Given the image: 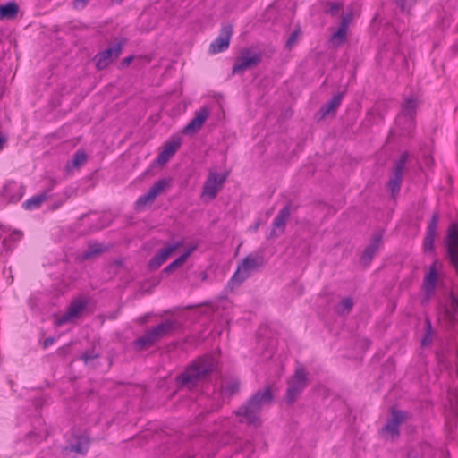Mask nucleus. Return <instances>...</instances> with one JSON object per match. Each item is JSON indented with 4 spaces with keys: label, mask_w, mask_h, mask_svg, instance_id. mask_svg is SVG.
<instances>
[{
    "label": "nucleus",
    "mask_w": 458,
    "mask_h": 458,
    "mask_svg": "<svg viewBox=\"0 0 458 458\" xmlns=\"http://www.w3.org/2000/svg\"><path fill=\"white\" fill-rule=\"evenodd\" d=\"M216 360L212 356L196 359L178 377L181 386L193 388L199 381L205 380L215 369Z\"/></svg>",
    "instance_id": "1"
},
{
    "label": "nucleus",
    "mask_w": 458,
    "mask_h": 458,
    "mask_svg": "<svg viewBox=\"0 0 458 458\" xmlns=\"http://www.w3.org/2000/svg\"><path fill=\"white\" fill-rule=\"evenodd\" d=\"M273 400V386L267 385L264 389L257 391L244 405L241 406L237 410L236 415L243 417L249 424L256 425L262 407L270 404Z\"/></svg>",
    "instance_id": "2"
},
{
    "label": "nucleus",
    "mask_w": 458,
    "mask_h": 458,
    "mask_svg": "<svg viewBox=\"0 0 458 458\" xmlns=\"http://www.w3.org/2000/svg\"><path fill=\"white\" fill-rule=\"evenodd\" d=\"M181 325L178 320L165 319L156 327L146 331L142 336L137 338L133 342L134 347L139 351L149 348L163 338L170 336L174 331L179 329Z\"/></svg>",
    "instance_id": "3"
},
{
    "label": "nucleus",
    "mask_w": 458,
    "mask_h": 458,
    "mask_svg": "<svg viewBox=\"0 0 458 458\" xmlns=\"http://www.w3.org/2000/svg\"><path fill=\"white\" fill-rule=\"evenodd\" d=\"M287 384L288 387L285 394V401L288 404H293L308 386L305 369L302 366L297 367L294 374L288 379Z\"/></svg>",
    "instance_id": "4"
},
{
    "label": "nucleus",
    "mask_w": 458,
    "mask_h": 458,
    "mask_svg": "<svg viewBox=\"0 0 458 458\" xmlns=\"http://www.w3.org/2000/svg\"><path fill=\"white\" fill-rule=\"evenodd\" d=\"M262 61L260 52H253L250 48L245 47L240 51L232 68V74H242L247 70L256 68Z\"/></svg>",
    "instance_id": "5"
},
{
    "label": "nucleus",
    "mask_w": 458,
    "mask_h": 458,
    "mask_svg": "<svg viewBox=\"0 0 458 458\" xmlns=\"http://www.w3.org/2000/svg\"><path fill=\"white\" fill-rule=\"evenodd\" d=\"M264 264L262 256L259 255H248L238 265L237 270L231 279L233 285L241 284L246 278L249 277L250 271L261 267Z\"/></svg>",
    "instance_id": "6"
},
{
    "label": "nucleus",
    "mask_w": 458,
    "mask_h": 458,
    "mask_svg": "<svg viewBox=\"0 0 458 458\" xmlns=\"http://www.w3.org/2000/svg\"><path fill=\"white\" fill-rule=\"evenodd\" d=\"M125 43L126 39L122 38L114 46L98 53L93 58L96 68L98 71H102L114 62L122 54Z\"/></svg>",
    "instance_id": "7"
},
{
    "label": "nucleus",
    "mask_w": 458,
    "mask_h": 458,
    "mask_svg": "<svg viewBox=\"0 0 458 458\" xmlns=\"http://www.w3.org/2000/svg\"><path fill=\"white\" fill-rule=\"evenodd\" d=\"M408 158L409 153L405 151L402 153L400 157L394 162L392 176L387 182V186L390 189L392 197L394 199L400 191L401 183L403 181V174Z\"/></svg>",
    "instance_id": "8"
},
{
    "label": "nucleus",
    "mask_w": 458,
    "mask_h": 458,
    "mask_svg": "<svg viewBox=\"0 0 458 458\" xmlns=\"http://www.w3.org/2000/svg\"><path fill=\"white\" fill-rule=\"evenodd\" d=\"M292 213V204L287 203L277 214L273 221L272 228L267 238L268 240L276 239L282 235L286 227V224L290 219Z\"/></svg>",
    "instance_id": "9"
},
{
    "label": "nucleus",
    "mask_w": 458,
    "mask_h": 458,
    "mask_svg": "<svg viewBox=\"0 0 458 458\" xmlns=\"http://www.w3.org/2000/svg\"><path fill=\"white\" fill-rule=\"evenodd\" d=\"M447 256L458 275V224L453 223L447 231Z\"/></svg>",
    "instance_id": "10"
},
{
    "label": "nucleus",
    "mask_w": 458,
    "mask_h": 458,
    "mask_svg": "<svg viewBox=\"0 0 458 458\" xmlns=\"http://www.w3.org/2000/svg\"><path fill=\"white\" fill-rule=\"evenodd\" d=\"M88 301L85 299L73 300L70 303L65 313L55 319V325L56 327H60L62 325L69 323L70 321L75 318H80L82 311L86 309Z\"/></svg>",
    "instance_id": "11"
},
{
    "label": "nucleus",
    "mask_w": 458,
    "mask_h": 458,
    "mask_svg": "<svg viewBox=\"0 0 458 458\" xmlns=\"http://www.w3.org/2000/svg\"><path fill=\"white\" fill-rule=\"evenodd\" d=\"M352 20V11H350L346 13L344 15H343L338 30L335 32H334L329 38V43L332 45L333 47H339L344 42H346L348 28Z\"/></svg>",
    "instance_id": "12"
},
{
    "label": "nucleus",
    "mask_w": 458,
    "mask_h": 458,
    "mask_svg": "<svg viewBox=\"0 0 458 458\" xmlns=\"http://www.w3.org/2000/svg\"><path fill=\"white\" fill-rule=\"evenodd\" d=\"M227 177L226 174H220L216 172L209 173L207 181L203 186V196H208L210 199L216 197L218 191L225 182Z\"/></svg>",
    "instance_id": "13"
},
{
    "label": "nucleus",
    "mask_w": 458,
    "mask_h": 458,
    "mask_svg": "<svg viewBox=\"0 0 458 458\" xmlns=\"http://www.w3.org/2000/svg\"><path fill=\"white\" fill-rule=\"evenodd\" d=\"M167 182L165 180L157 181L153 186L144 195L140 196L136 203L135 207L138 210H142L148 204H151L156 198L165 190Z\"/></svg>",
    "instance_id": "14"
},
{
    "label": "nucleus",
    "mask_w": 458,
    "mask_h": 458,
    "mask_svg": "<svg viewBox=\"0 0 458 458\" xmlns=\"http://www.w3.org/2000/svg\"><path fill=\"white\" fill-rule=\"evenodd\" d=\"M232 34L233 26L231 24L223 26L220 35L210 44L209 52L211 54H218L226 50L229 47Z\"/></svg>",
    "instance_id": "15"
},
{
    "label": "nucleus",
    "mask_w": 458,
    "mask_h": 458,
    "mask_svg": "<svg viewBox=\"0 0 458 458\" xmlns=\"http://www.w3.org/2000/svg\"><path fill=\"white\" fill-rule=\"evenodd\" d=\"M182 246V242L166 244L148 261V268L152 271L159 268L165 263L170 255L177 249Z\"/></svg>",
    "instance_id": "16"
},
{
    "label": "nucleus",
    "mask_w": 458,
    "mask_h": 458,
    "mask_svg": "<svg viewBox=\"0 0 458 458\" xmlns=\"http://www.w3.org/2000/svg\"><path fill=\"white\" fill-rule=\"evenodd\" d=\"M406 414L403 411L392 409L391 418L386 421L381 431L389 433L393 437H398L400 435L399 427L405 420Z\"/></svg>",
    "instance_id": "17"
},
{
    "label": "nucleus",
    "mask_w": 458,
    "mask_h": 458,
    "mask_svg": "<svg viewBox=\"0 0 458 458\" xmlns=\"http://www.w3.org/2000/svg\"><path fill=\"white\" fill-rule=\"evenodd\" d=\"M439 221V215L435 212L430 218L427 227L426 236L423 242V249L425 252H432L435 248V237L437 235V229Z\"/></svg>",
    "instance_id": "18"
},
{
    "label": "nucleus",
    "mask_w": 458,
    "mask_h": 458,
    "mask_svg": "<svg viewBox=\"0 0 458 458\" xmlns=\"http://www.w3.org/2000/svg\"><path fill=\"white\" fill-rule=\"evenodd\" d=\"M208 110L205 107L200 108L194 118L183 128L182 132L186 135H195L203 126L208 117Z\"/></svg>",
    "instance_id": "19"
},
{
    "label": "nucleus",
    "mask_w": 458,
    "mask_h": 458,
    "mask_svg": "<svg viewBox=\"0 0 458 458\" xmlns=\"http://www.w3.org/2000/svg\"><path fill=\"white\" fill-rule=\"evenodd\" d=\"M382 244V234L381 233H376L372 236V239L369 242V244L366 247L364 250V252L360 258V262L364 266H368L374 256L376 255L377 251L378 250L380 245Z\"/></svg>",
    "instance_id": "20"
},
{
    "label": "nucleus",
    "mask_w": 458,
    "mask_h": 458,
    "mask_svg": "<svg viewBox=\"0 0 458 458\" xmlns=\"http://www.w3.org/2000/svg\"><path fill=\"white\" fill-rule=\"evenodd\" d=\"M344 93V91L337 93L328 102L321 106L318 112V114L320 115L318 118L319 120L324 119L330 114L335 113L336 109L341 105Z\"/></svg>",
    "instance_id": "21"
},
{
    "label": "nucleus",
    "mask_w": 458,
    "mask_h": 458,
    "mask_svg": "<svg viewBox=\"0 0 458 458\" xmlns=\"http://www.w3.org/2000/svg\"><path fill=\"white\" fill-rule=\"evenodd\" d=\"M180 146L181 142L179 140H174L165 143L162 151L157 157L156 162L158 165L165 164L176 153Z\"/></svg>",
    "instance_id": "22"
},
{
    "label": "nucleus",
    "mask_w": 458,
    "mask_h": 458,
    "mask_svg": "<svg viewBox=\"0 0 458 458\" xmlns=\"http://www.w3.org/2000/svg\"><path fill=\"white\" fill-rule=\"evenodd\" d=\"M49 191L50 190H46L43 192H41L38 195H35V196L31 197L30 199H27L22 204L23 208L25 209H35V208H39L43 202H45L47 199H49V197H50Z\"/></svg>",
    "instance_id": "23"
},
{
    "label": "nucleus",
    "mask_w": 458,
    "mask_h": 458,
    "mask_svg": "<svg viewBox=\"0 0 458 458\" xmlns=\"http://www.w3.org/2000/svg\"><path fill=\"white\" fill-rule=\"evenodd\" d=\"M19 6L15 2H8L0 5V19L12 20L16 17Z\"/></svg>",
    "instance_id": "24"
},
{
    "label": "nucleus",
    "mask_w": 458,
    "mask_h": 458,
    "mask_svg": "<svg viewBox=\"0 0 458 458\" xmlns=\"http://www.w3.org/2000/svg\"><path fill=\"white\" fill-rule=\"evenodd\" d=\"M195 250V247H191L188 249L182 255H181L179 258L174 259L173 262H171L168 266H166L163 272L165 274H172L174 271H175L177 268L182 267L187 259L190 257V255Z\"/></svg>",
    "instance_id": "25"
},
{
    "label": "nucleus",
    "mask_w": 458,
    "mask_h": 458,
    "mask_svg": "<svg viewBox=\"0 0 458 458\" xmlns=\"http://www.w3.org/2000/svg\"><path fill=\"white\" fill-rule=\"evenodd\" d=\"M437 279V269L434 266H432L429 269V272L426 275L424 283H423L424 289L428 294H431L432 293H434L435 288H436Z\"/></svg>",
    "instance_id": "26"
},
{
    "label": "nucleus",
    "mask_w": 458,
    "mask_h": 458,
    "mask_svg": "<svg viewBox=\"0 0 458 458\" xmlns=\"http://www.w3.org/2000/svg\"><path fill=\"white\" fill-rule=\"evenodd\" d=\"M87 160V155L84 151L78 150L73 155L71 161H69L66 165V169L68 171H72V169H77L81 167Z\"/></svg>",
    "instance_id": "27"
},
{
    "label": "nucleus",
    "mask_w": 458,
    "mask_h": 458,
    "mask_svg": "<svg viewBox=\"0 0 458 458\" xmlns=\"http://www.w3.org/2000/svg\"><path fill=\"white\" fill-rule=\"evenodd\" d=\"M89 442L86 438L79 437L75 444H71L69 446L65 447V450H69L70 452H74L80 454H85L89 449Z\"/></svg>",
    "instance_id": "28"
},
{
    "label": "nucleus",
    "mask_w": 458,
    "mask_h": 458,
    "mask_svg": "<svg viewBox=\"0 0 458 458\" xmlns=\"http://www.w3.org/2000/svg\"><path fill=\"white\" fill-rule=\"evenodd\" d=\"M106 248H105L99 242H94L89 245L88 249L84 251L82 258L83 259H90L96 256L103 253Z\"/></svg>",
    "instance_id": "29"
},
{
    "label": "nucleus",
    "mask_w": 458,
    "mask_h": 458,
    "mask_svg": "<svg viewBox=\"0 0 458 458\" xmlns=\"http://www.w3.org/2000/svg\"><path fill=\"white\" fill-rule=\"evenodd\" d=\"M458 312V297L454 294H450V307L445 308V316L451 322L456 319V313Z\"/></svg>",
    "instance_id": "30"
},
{
    "label": "nucleus",
    "mask_w": 458,
    "mask_h": 458,
    "mask_svg": "<svg viewBox=\"0 0 458 458\" xmlns=\"http://www.w3.org/2000/svg\"><path fill=\"white\" fill-rule=\"evenodd\" d=\"M353 301L350 297L344 298L341 302L336 306L335 310L338 314H348L352 309Z\"/></svg>",
    "instance_id": "31"
},
{
    "label": "nucleus",
    "mask_w": 458,
    "mask_h": 458,
    "mask_svg": "<svg viewBox=\"0 0 458 458\" xmlns=\"http://www.w3.org/2000/svg\"><path fill=\"white\" fill-rule=\"evenodd\" d=\"M417 107V101L414 98H408L403 105V114L404 116L412 117Z\"/></svg>",
    "instance_id": "32"
},
{
    "label": "nucleus",
    "mask_w": 458,
    "mask_h": 458,
    "mask_svg": "<svg viewBox=\"0 0 458 458\" xmlns=\"http://www.w3.org/2000/svg\"><path fill=\"white\" fill-rule=\"evenodd\" d=\"M301 34V29L300 28H296L290 35V37L288 38L286 43H285V47L287 49H291L294 45L295 43L297 42L298 40V38Z\"/></svg>",
    "instance_id": "33"
},
{
    "label": "nucleus",
    "mask_w": 458,
    "mask_h": 458,
    "mask_svg": "<svg viewBox=\"0 0 458 458\" xmlns=\"http://www.w3.org/2000/svg\"><path fill=\"white\" fill-rule=\"evenodd\" d=\"M431 333H432V326L431 322L428 318L426 319V334L423 339L421 340V344L423 346H427L431 343Z\"/></svg>",
    "instance_id": "34"
},
{
    "label": "nucleus",
    "mask_w": 458,
    "mask_h": 458,
    "mask_svg": "<svg viewBox=\"0 0 458 458\" xmlns=\"http://www.w3.org/2000/svg\"><path fill=\"white\" fill-rule=\"evenodd\" d=\"M99 353L95 352L94 350H91L83 352L81 356V359L86 365H88L91 360L99 358Z\"/></svg>",
    "instance_id": "35"
},
{
    "label": "nucleus",
    "mask_w": 458,
    "mask_h": 458,
    "mask_svg": "<svg viewBox=\"0 0 458 458\" xmlns=\"http://www.w3.org/2000/svg\"><path fill=\"white\" fill-rule=\"evenodd\" d=\"M240 385L238 382L233 381L227 384L225 387V392L229 395H233L239 391Z\"/></svg>",
    "instance_id": "36"
},
{
    "label": "nucleus",
    "mask_w": 458,
    "mask_h": 458,
    "mask_svg": "<svg viewBox=\"0 0 458 458\" xmlns=\"http://www.w3.org/2000/svg\"><path fill=\"white\" fill-rule=\"evenodd\" d=\"M395 4L401 8L402 12H405L412 4L413 0H394Z\"/></svg>",
    "instance_id": "37"
},
{
    "label": "nucleus",
    "mask_w": 458,
    "mask_h": 458,
    "mask_svg": "<svg viewBox=\"0 0 458 458\" xmlns=\"http://www.w3.org/2000/svg\"><path fill=\"white\" fill-rule=\"evenodd\" d=\"M342 8V4L340 3H331L330 4V8L329 10L327 11V13L331 15V16H336L339 10Z\"/></svg>",
    "instance_id": "38"
},
{
    "label": "nucleus",
    "mask_w": 458,
    "mask_h": 458,
    "mask_svg": "<svg viewBox=\"0 0 458 458\" xmlns=\"http://www.w3.org/2000/svg\"><path fill=\"white\" fill-rule=\"evenodd\" d=\"M89 0H74L73 1V7L75 9H81L86 6V4L89 3Z\"/></svg>",
    "instance_id": "39"
},
{
    "label": "nucleus",
    "mask_w": 458,
    "mask_h": 458,
    "mask_svg": "<svg viewBox=\"0 0 458 458\" xmlns=\"http://www.w3.org/2000/svg\"><path fill=\"white\" fill-rule=\"evenodd\" d=\"M133 59H134L133 55H130V56L125 57L121 62V66H123V67L128 66L132 62Z\"/></svg>",
    "instance_id": "40"
},
{
    "label": "nucleus",
    "mask_w": 458,
    "mask_h": 458,
    "mask_svg": "<svg viewBox=\"0 0 458 458\" xmlns=\"http://www.w3.org/2000/svg\"><path fill=\"white\" fill-rule=\"evenodd\" d=\"M55 342V338L54 337H47L44 340L43 342V348H47L48 346L52 345Z\"/></svg>",
    "instance_id": "41"
},
{
    "label": "nucleus",
    "mask_w": 458,
    "mask_h": 458,
    "mask_svg": "<svg viewBox=\"0 0 458 458\" xmlns=\"http://www.w3.org/2000/svg\"><path fill=\"white\" fill-rule=\"evenodd\" d=\"M21 235H22L21 232L13 231L10 237L13 241H16V240L20 239L21 237Z\"/></svg>",
    "instance_id": "42"
},
{
    "label": "nucleus",
    "mask_w": 458,
    "mask_h": 458,
    "mask_svg": "<svg viewBox=\"0 0 458 458\" xmlns=\"http://www.w3.org/2000/svg\"><path fill=\"white\" fill-rule=\"evenodd\" d=\"M5 142H6V138L4 136H0V149L4 147Z\"/></svg>",
    "instance_id": "43"
},
{
    "label": "nucleus",
    "mask_w": 458,
    "mask_h": 458,
    "mask_svg": "<svg viewBox=\"0 0 458 458\" xmlns=\"http://www.w3.org/2000/svg\"><path fill=\"white\" fill-rule=\"evenodd\" d=\"M114 3L120 4L123 0H112Z\"/></svg>",
    "instance_id": "44"
},
{
    "label": "nucleus",
    "mask_w": 458,
    "mask_h": 458,
    "mask_svg": "<svg viewBox=\"0 0 458 458\" xmlns=\"http://www.w3.org/2000/svg\"><path fill=\"white\" fill-rule=\"evenodd\" d=\"M259 225V223H257L256 225H254V229L256 230Z\"/></svg>",
    "instance_id": "45"
}]
</instances>
